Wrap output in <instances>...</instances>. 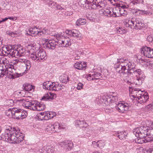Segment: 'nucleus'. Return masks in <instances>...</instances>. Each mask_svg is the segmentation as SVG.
<instances>
[{
  "instance_id": "obj_1",
  "label": "nucleus",
  "mask_w": 153,
  "mask_h": 153,
  "mask_svg": "<svg viewBox=\"0 0 153 153\" xmlns=\"http://www.w3.org/2000/svg\"><path fill=\"white\" fill-rule=\"evenodd\" d=\"M24 134L17 127L9 126L0 136V140H2L11 143H20L24 139Z\"/></svg>"
},
{
  "instance_id": "obj_2",
  "label": "nucleus",
  "mask_w": 153,
  "mask_h": 153,
  "mask_svg": "<svg viewBox=\"0 0 153 153\" xmlns=\"http://www.w3.org/2000/svg\"><path fill=\"white\" fill-rule=\"evenodd\" d=\"M131 94H134L131 95L134 99V102L137 105H139V104H143L149 100V97L147 93H144L138 88H134L132 89Z\"/></svg>"
},
{
  "instance_id": "obj_3",
  "label": "nucleus",
  "mask_w": 153,
  "mask_h": 153,
  "mask_svg": "<svg viewBox=\"0 0 153 153\" xmlns=\"http://www.w3.org/2000/svg\"><path fill=\"white\" fill-rule=\"evenodd\" d=\"M135 67V65L134 63L131 67V68L128 71V73L130 75L132 74V75L135 76L134 83L136 85H139L142 84L143 81L145 78V76L144 75L143 72L140 69H137Z\"/></svg>"
},
{
  "instance_id": "obj_4",
  "label": "nucleus",
  "mask_w": 153,
  "mask_h": 153,
  "mask_svg": "<svg viewBox=\"0 0 153 153\" xmlns=\"http://www.w3.org/2000/svg\"><path fill=\"white\" fill-rule=\"evenodd\" d=\"M30 58L35 62H42L47 58L45 52L43 50H39L30 55Z\"/></svg>"
},
{
  "instance_id": "obj_5",
  "label": "nucleus",
  "mask_w": 153,
  "mask_h": 153,
  "mask_svg": "<svg viewBox=\"0 0 153 153\" xmlns=\"http://www.w3.org/2000/svg\"><path fill=\"white\" fill-rule=\"evenodd\" d=\"M118 95L115 92L111 93L109 95L103 96L102 100L103 101H102L105 104V105H110L112 103H114L116 105V102L118 100Z\"/></svg>"
},
{
  "instance_id": "obj_6",
  "label": "nucleus",
  "mask_w": 153,
  "mask_h": 153,
  "mask_svg": "<svg viewBox=\"0 0 153 153\" xmlns=\"http://www.w3.org/2000/svg\"><path fill=\"white\" fill-rule=\"evenodd\" d=\"M67 35L71 37H74L78 39H80L81 37V34L79 32L75 29L68 30H67L65 32H63L54 34V36L56 37L58 36L59 37H65V35Z\"/></svg>"
},
{
  "instance_id": "obj_7",
  "label": "nucleus",
  "mask_w": 153,
  "mask_h": 153,
  "mask_svg": "<svg viewBox=\"0 0 153 153\" xmlns=\"http://www.w3.org/2000/svg\"><path fill=\"white\" fill-rule=\"evenodd\" d=\"M18 102H22V105L25 108L33 111L36 110L37 101L28 100V99L18 100Z\"/></svg>"
},
{
  "instance_id": "obj_8",
  "label": "nucleus",
  "mask_w": 153,
  "mask_h": 153,
  "mask_svg": "<svg viewBox=\"0 0 153 153\" xmlns=\"http://www.w3.org/2000/svg\"><path fill=\"white\" fill-rule=\"evenodd\" d=\"M148 130L147 128L142 126L134 128L133 132L137 137H145L148 134Z\"/></svg>"
},
{
  "instance_id": "obj_9",
  "label": "nucleus",
  "mask_w": 153,
  "mask_h": 153,
  "mask_svg": "<svg viewBox=\"0 0 153 153\" xmlns=\"http://www.w3.org/2000/svg\"><path fill=\"white\" fill-rule=\"evenodd\" d=\"M20 63H24L23 66L24 67H25L26 70H28L30 69L31 67L30 62L29 60L25 59V57L19 58L18 60L16 59L15 61H13V62H11V64L14 67H17L18 65Z\"/></svg>"
},
{
  "instance_id": "obj_10",
  "label": "nucleus",
  "mask_w": 153,
  "mask_h": 153,
  "mask_svg": "<svg viewBox=\"0 0 153 153\" xmlns=\"http://www.w3.org/2000/svg\"><path fill=\"white\" fill-rule=\"evenodd\" d=\"M27 113L25 111L20 108H13V117L16 119H23L26 117Z\"/></svg>"
},
{
  "instance_id": "obj_11",
  "label": "nucleus",
  "mask_w": 153,
  "mask_h": 153,
  "mask_svg": "<svg viewBox=\"0 0 153 153\" xmlns=\"http://www.w3.org/2000/svg\"><path fill=\"white\" fill-rule=\"evenodd\" d=\"M116 63H118V64L123 67V70L124 69L127 70V72L129 69L131 68V67L134 64L130 62L127 60L124 59L122 58L118 59Z\"/></svg>"
},
{
  "instance_id": "obj_12",
  "label": "nucleus",
  "mask_w": 153,
  "mask_h": 153,
  "mask_svg": "<svg viewBox=\"0 0 153 153\" xmlns=\"http://www.w3.org/2000/svg\"><path fill=\"white\" fill-rule=\"evenodd\" d=\"M125 22H124V24L126 27H130L131 28L140 29V27H143V24L141 22H140V20H137L135 21V24L134 26V25L135 22L132 20H126Z\"/></svg>"
},
{
  "instance_id": "obj_13",
  "label": "nucleus",
  "mask_w": 153,
  "mask_h": 153,
  "mask_svg": "<svg viewBox=\"0 0 153 153\" xmlns=\"http://www.w3.org/2000/svg\"><path fill=\"white\" fill-rule=\"evenodd\" d=\"M6 48L8 52H9V53L10 56L12 57L18 58L21 57L20 54L17 49V45H9L7 47H6Z\"/></svg>"
},
{
  "instance_id": "obj_14",
  "label": "nucleus",
  "mask_w": 153,
  "mask_h": 153,
  "mask_svg": "<svg viewBox=\"0 0 153 153\" xmlns=\"http://www.w3.org/2000/svg\"><path fill=\"white\" fill-rule=\"evenodd\" d=\"M140 51L142 55L146 57L149 58L153 57V49L145 46L141 48Z\"/></svg>"
},
{
  "instance_id": "obj_15",
  "label": "nucleus",
  "mask_w": 153,
  "mask_h": 153,
  "mask_svg": "<svg viewBox=\"0 0 153 153\" xmlns=\"http://www.w3.org/2000/svg\"><path fill=\"white\" fill-rule=\"evenodd\" d=\"M119 102L116 106V107L118 111L121 113H126L129 109V105L127 103Z\"/></svg>"
},
{
  "instance_id": "obj_16",
  "label": "nucleus",
  "mask_w": 153,
  "mask_h": 153,
  "mask_svg": "<svg viewBox=\"0 0 153 153\" xmlns=\"http://www.w3.org/2000/svg\"><path fill=\"white\" fill-rule=\"evenodd\" d=\"M65 38L64 37L59 38L58 36L57 37L54 36L57 40H58V37L59 45H61L60 46L62 47H68L71 44L69 39L66 38L67 37V36L65 35Z\"/></svg>"
},
{
  "instance_id": "obj_17",
  "label": "nucleus",
  "mask_w": 153,
  "mask_h": 153,
  "mask_svg": "<svg viewBox=\"0 0 153 153\" xmlns=\"http://www.w3.org/2000/svg\"><path fill=\"white\" fill-rule=\"evenodd\" d=\"M85 77L87 78L88 80L91 81L94 79H98L101 77V76L100 73L95 72L85 75Z\"/></svg>"
},
{
  "instance_id": "obj_18",
  "label": "nucleus",
  "mask_w": 153,
  "mask_h": 153,
  "mask_svg": "<svg viewBox=\"0 0 153 153\" xmlns=\"http://www.w3.org/2000/svg\"><path fill=\"white\" fill-rule=\"evenodd\" d=\"M134 11H133L134 15L136 16H138L140 15H143L144 16H150L152 14V13L143 10H140L138 9L134 10Z\"/></svg>"
},
{
  "instance_id": "obj_19",
  "label": "nucleus",
  "mask_w": 153,
  "mask_h": 153,
  "mask_svg": "<svg viewBox=\"0 0 153 153\" xmlns=\"http://www.w3.org/2000/svg\"><path fill=\"white\" fill-rule=\"evenodd\" d=\"M58 40L56 39V40L54 39L50 40L48 42L49 43L47 44L46 47L51 49H54L57 45L59 44L58 38Z\"/></svg>"
},
{
  "instance_id": "obj_20",
  "label": "nucleus",
  "mask_w": 153,
  "mask_h": 153,
  "mask_svg": "<svg viewBox=\"0 0 153 153\" xmlns=\"http://www.w3.org/2000/svg\"><path fill=\"white\" fill-rule=\"evenodd\" d=\"M86 1L88 5V9L91 7V9H99L101 7L99 5H97L96 4L95 0H86Z\"/></svg>"
},
{
  "instance_id": "obj_21",
  "label": "nucleus",
  "mask_w": 153,
  "mask_h": 153,
  "mask_svg": "<svg viewBox=\"0 0 153 153\" xmlns=\"http://www.w3.org/2000/svg\"><path fill=\"white\" fill-rule=\"evenodd\" d=\"M54 128L53 132H59L62 129H65V126L62 124L60 125L58 123H53Z\"/></svg>"
},
{
  "instance_id": "obj_22",
  "label": "nucleus",
  "mask_w": 153,
  "mask_h": 153,
  "mask_svg": "<svg viewBox=\"0 0 153 153\" xmlns=\"http://www.w3.org/2000/svg\"><path fill=\"white\" fill-rule=\"evenodd\" d=\"M75 124L76 126H77L80 128H85V129L87 128L88 126V124L84 120H77L75 121Z\"/></svg>"
},
{
  "instance_id": "obj_23",
  "label": "nucleus",
  "mask_w": 153,
  "mask_h": 153,
  "mask_svg": "<svg viewBox=\"0 0 153 153\" xmlns=\"http://www.w3.org/2000/svg\"><path fill=\"white\" fill-rule=\"evenodd\" d=\"M74 66L75 68L78 70H85L86 66L85 62H81L76 63L74 64Z\"/></svg>"
},
{
  "instance_id": "obj_24",
  "label": "nucleus",
  "mask_w": 153,
  "mask_h": 153,
  "mask_svg": "<svg viewBox=\"0 0 153 153\" xmlns=\"http://www.w3.org/2000/svg\"><path fill=\"white\" fill-rule=\"evenodd\" d=\"M113 135H116L120 140H124L126 139V137L127 136V134L125 131L119 132L117 131L114 133H113Z\"/></svg>"
},
{
  "instance_id": "obj_25",
  "label": "nucleus",
  "mask_w": 153,
  "mask_h": 153,
  "mask_svg": "<svg viewBox=\"0 0 153 153\" xmlns=\"http://www.w3.org/2000/svg\"><path fill=\"white\" fill-rule=\"evenodd\" d=\"M52 87L51 90L59 91L62 88V85L57 82H53L51 83Z\"/></svg>"
},
{
  "instance_id": "obj_26",
  "label": "nucleus",
  "mask_w": 153,
  "mask_h": 153,
  "mask_svg": "<svg viewBox=\"0 0 153 153\" xmlns=\"http://www.w3.org/2000/svg\"><path fill=\"white\" fill-rule=\"evenodd\" d=\"M118 64L116 63L114 65V68L116 69V72L120 74L126 73L127 70L126 69L123 70V67Z\"/></svg>"
},
{
  "instance_id": "obj_27",
  "label": "nucleus",
  "mask_w": 153,
  "mask_h": 153,
  "mask_svg": "<svg viewBox=\"0 0 153 153\" xmlns=\"http://www.w3.org/2000/svg\"><path fill=\"white\" fill-rule=\"evenodd\" d=\"M47 95L43 97L42 98V100L47 101L49 99H53L56 97V94L50 93H48Z\"/></svg>"
},
{
  "instance_id": "obj_28",
  "label": "nucleus",
  "mask_w": 153,
  "mask_h": 153,
  "mask_svg": "<svg viewBox=\"0 0 153 153\" xmlns=\"http://www.w3.org/2000/svg\"><path fill=\"white\" fill-rule=\"evenodd\" d=\"M78 4L81 7H83L86 9H88V5L86 0H77Z\"/></svg>"
},
{
  "instance_id": "obj_29",
  "label": "nucleus",
  "mask_w": 153,
  "mask_h": 153,
  "mask_svg": "<svg viewBox=\"0 0 153 153\" xmlns=\"http://www.w3.org/2000/svg\"><path fill=\"white\" fill-rule=\"evenodd\" d=\"M45 112H42L37 114V118L41 120H47L48 118L46 117Z\"/></svg>"
},
{
  "instance_id": "obj_30",
  "label": "nucleus",
  "mask_w": 153,
  "mask_h": 153,
  "mask_svg": "<svg viewBox=\"0 0 153 153\" xmlns=\"http://www.w3.org/2000/svg\"><path fill=\"white\" fill-rule=\"evenodd\" d=\"M29 32L30 35L36 36L39 33V29L36 27L33 28H31L29 29Z\"/></svg>"
},
{
  "instance_id": "obj_31",
  "label": "nucleus",
  "mask_w": 153,
  "mask_h": 153,
  "mask_svg": "<svg viewBox=\"0 0 153 153\" xmlns=\"http://www.w3.org/2000/svg\"><path fill=\"white\" fill-rule=\"evenodd\" d=\"M25 90L26 91H31L34 88V86L28 83H26L23 85Z\"/></svg>"
},
{
  "instance_id": "obj_32",
  "label": "nucleus",
  "mask_w": 153,
  "mask_h": 153,
  "mask_svg": "<svg viewBox=\"0 0 153 153\" xmlns=\"http://www.w3.org/2000/svg\"><path fill=\"white\" fill-rule=\"evenodd\" d=\"M45 106L44 104L37 102L36 111H42L45 109Z\"/></svg>"
},
{
  "instance_id": "obj_33",
  "label": "nucleus",
  "mask_w": 153,
  "mask_h": 153,
  "mask_svg": "<svg viewBox=\"0 0 153 153\" xmlns=\"http://www.w3.org/2000/svg\"><path fill=\"white\" fill-rule=\"evenodd\" d=\"M60 80L62 83H66L69 81L68 77L67 75L64 74L60 76Z\"/></svg>"
},
{
  "instance_id": "obj_34",
  "label": "nucleus",
  "mask_w": 153,
  "mask_h": 153,
  "mask_svg": "<svg viewBox=\"0 0 153 153\" xmlns=\"http://www.w3.org/2000/svg\"><path fill=\"white\" fill-rule=\"evenodd\" d=\"M117 33L120 34H124L127 32V30L124 27H117Z\"/></svg>"
},
{
  "instance_id": "obj_35",
  "label": "nucleus",
  "mask_w": 153,
  "mask_h": 153,
  "mask_svg": "<svg viewBox=\"0 0 153 153\" xmlns=\"http://www.w3.org/2000/svg\"><path fill=\"white\" fill-rule=\"evenodd\" d=\"M143 2V0H134L131 1L130 3V5L138 6L140 3H142Z\"/></svg>"
},
{
  "instance_id": "obj_36",
  "label": "nucleus",
  "mask_w": 153,
  "mask_h": 153,
  "mask_svg": "<svg viewBox=\"0 0 153 153\" xmlns=\"http://www.w3.org/2000/svg\"><path fill=\"white\" fill-rule=\"evenodd\" d=\"M46 117L48 118L47 120L53 118L55 115V113L52 112H45Z\"/></svg>"
},
{
  "instance_id": "obj_37",
  "label": "nucleus",
  "mask_w": 153,
  "mask_h": 153,
  "mask_svg": "<svg viewBox=\"0 0 153 153\" xmlns=\"http://www.w3.org/2000/svg\"><path fill=\"white\" fill-rule=\"evenodd\" d=\"M52 82L47 81L44 82L43 84V88L47 90L48 88L49 87V85H51Z\"/></svg>"
},
{
  "instance_id": "obj_38",
  "label": "nucleus",
  "mask_w": 153,
  "mask_h": 153,
  "mask_svg": "<svg viewBox=\"0 0 153 153\" xmlns=\"http://www.w3.org/2000/svg\"><path fill=\"white\" fill-rule=\"evenodd\" d=\"M73 146V144L71 142L66 141L65 148L68 150H71Z\"/></svg>"
},
{
  "instance_id": "obj_39",
  "label": "nucleus",
  "mask_w": 153,
  "mask_h": 153,
  "mask_svg": "<svg viewBox=\"0 0 153 153\" xmlns=\"http://www.w3.org/2000/svg\"><path fill=\"white\" fill-rule=\"evenodd\" d=\"M86 20H77L76 22V24L77 26L83 25L86 23Z\"/></svg>"
},
{
  "instance_id": "obj_40",
  "label": "nucleus",
  "mask_w": 153,
  "mask_h": 153,
  "mask_svg": "<svg viewBox=\"0 0 153 153\" xmlns=\"http://www.w3.org/2000/svg\"><path fill=\"white\" fill-rule=\"evenodd\" d=\"M13 108H9L6 111V115L10 117H13Z\"/></svg>"
},
{
  "instance_id": "obj_41",
  "label": "nucleus",
  "mask_w": 153,
  "mask_h": 153,
  "mask_svg": "<svg viewBox=\"0 0 153 153\" xmlns=\"http://www.w3.org/2000/svg\"><path fill=\"white\" fill-rule=\"evenodd\" d=\"M6 33L7 35L13 37H15L17 34L16 32H13L10 30L7 31Z\"/></svg>"
},
{
  "instance_id": "obj_42",
  "label": "nucleus",
  "mask_w": 153,
  "mask_h": 153,
  "mask_svg": "<svg viewBox=\"0 0 153 153\" xmlns=\"http://www.w3.org/2000/svg\"><path fill=\"white\" fill-rule=\"evenodd\" d=\"M138 138L137 140V143L140 144H142L143 143H145V141H144L145 138V137H138Z\"/></svg>"
},
{
  "instance_id": "obj_43",
  "label": "nucleus",
  "mask_w": 153,
  "mask_h": 153,
  "mask_svg": "<svg viewBox=\"0 0 153 153\" xmlns=\"http://www.w3.org/2000/svg\"><path fill=\"white\" fill-rule=\"evenodd\" d=\"M144 141L145 143L151 142L153 141V138H152L151 137L147 135L145 138Z\"/></svg>"
},
{
  "instance_id": "obj_44",
  "label": "nucleus",
  "mask_w": 153,
  "mask_h": 153,
  "mask_svg": "<svg viewBox=\"0 0 153 153\" xmlns=\"http://www.w3.org/2000/svg\"><path fill=\"white\" fill-rule=\"evenodd\" d=\"M6 103L7 105L10 106H12L13 105L14 102L13 100H6Z\"/></svg>"
},
{
  "instance_id": "obj_45",
  "label": "nucleus",
  "mask_w": 153,
  "mask_h": 153,
  "mask_svg": "<svg viewBox=\"0 0 153 153\" xmlns=\"http://www.w3.org/2000/svg\"><path fill=\"white\" fill-rule=\"evenodd\" d=\"M53 126V123L49 124L47 128V129H48L47 131H52L53 132V129H54Z\"/></svg>"
},
{
  "instance_id": "obj_46",
  "label": "nucleus",
  "mask_w": 153,
  "mask_h": 153,
  "mask_svg": "<svg viewBox=\"0 0 153 153\" xmlns=\"http://www.w3.org/2000/svg\"><path fill=\"white\" fill-rule=\"evenodd\" d=\"M17 50L19 52V54H20V57H22L23 55V53L25 52V50L22 48H17Z\"/></svg>"
},
{
  "instance_id": "obj_47",
  "label": "nucleus",
  "mask_w": 153,
  "mask_h": 153,
  "mask_svg": "<svg viewBox=\"0 0 153 153\" xmlns=\"http://www.w3.org/2000/svg\"><path fill=\"white\" fill-rule=\"evenodd\" d=\"M115 10H112V12H111V11L110 10L109 11V13L108 14L109 16L108 15V16H109L110 17L113 16V17H116V16H117L116 14V12H115Z\"/></svg>"
},
{
  "instance_id": "obj_48",
  "label": "nucleus",
  "mask_w": 153,
  "mask_h": 153,
  "mask_svg": "<svg viewBox=\"0 0 153 153\" xmlns=\"http://www.w3.org/2000/svg\"><path fill=\"white\" fill-rule=\"evenodd\" d=\"M105 145V143L104 141L100 140L98 141V146L100 148H103Z\"/></svg>"
},
{
  "instance_id": "obj_49",
  "label": "nucleus",
  "mask_w": 153,
  "mask_h": 153,
  "mask_svg": "<svg viewBox=\"0 0 153 153\" xmlns=\"http://www.w3.org/2000/svg\"><path fill=\"white\" fill-rule=\"evenodd\" d=\"M10 74L11 75V78L13 79H14L20 76H21V75L20 74H18L17 73H16V72L14 73L13 74Z\"/></svg>"
},
{
  "instance_id": "obj_50",
  "label": "nucleus",
  "mask_w": 153,
  "mask_h": 153,
  "mask_svg": "<svg viewBox=\"0 0 153 153\" xmlns=\"http://www.w3.org/2000/svg\"><path fill=\"white\" fill-rule=\"evenodd\" d=\"M5 69H7L8 68H13L14 69H16L17 67H14L12 65H11L10 63L7 64L5 66Z\"/></svg>"
},
{
  "instance_id": "obj_51",
  "label": "nucleus",
  "mask_w": 153,
  "mask_h": 153,
  "mask_svg": "<svg viewBox=\"0 0 153 153\" xmlns=\"http://www.w3.org/2000/svg\"><path fill=\"white\" fill-rule=\"evenodd\" d=\"M148 134L147 135L151 137L152 138H153V128L148 129Z\"/></svg>"
},
{
  "instance_id": "obj_52",
  "label": "nucleus",
  "mask_w": 153,
  "mask_h": 153,
  "mask_svg": "<svg viewBox=\"0 0 153 153\" xmlns=\"http://www.w3.org/2000/svg\"><path fill=\"white\" fill-rule=\"evenodd\" d=\"M49 6L51 7L55 8L56 6V4L54 2L50 1L48 3Z\"/></svg>"
},
{
  "instance_id": "obj_53",
  "label": "nucleus",
  "mask_w": 153,
  "mask_h": 153,
  "mask_svg": "<svg viewBox=\"0 0 153 153\" xmlns=\"http://www.w3.org/2000/svg\"><path fill=\"white\" fill-rule=\"evenodd\" d=\"M119 11L121 15L124 16L127 14V12L124 9H120Z\"/></svg>"
},
{
  "instance_id": "obj_54",
  "label": "nucleus",
  "mask_w": 153,
  "mask_h": 153,
  "mask_svg": "<svg viewBox=\"0 0 153 153\" xmlns=\"http://www.w3.org/2000/svg\"><path fill=\"white\" fill-rule=\"evenodd\" d=\"M147 40L148 42L152 43L153 44V36L150 35L148 36L147 38Z\"/></svg>"
},
{
  "instance_id": "obj_55",
  "label": "nucleus",
  "mask_w": 153,
  "mask_h": 153,
  "mask_svg": "<svg viewBox=\"0 0 153 153\" xmlns=\"http://www.w3.org/2000/svg\"><path fill=\"white\" fill-rule=\"evenodd\" d=\"M144 65H146L147 66H149V67H152L153 65V63L152 62L150 61L147 62L146 61H144Z\"/></svg>"
},
{
  "instance_id": "obj_56",
  "label": "nucleus",
  "mask_w": 153,
  "mask_h": 153,
  "mask_svg": "<svg viewBox=\"0 0 153 153\" xmlns=\"http://www.w3.org/2000/svg\"><path fill=\"white\" fill-rule=\"evenodd\" d=\"M93 16L92 13H90L89 14H87L86 15V16L87 18V19H94V16Z\"/></svg>"
},
{
  "instance_id": "obj_57",
  "label": "nucleus",
  "mask_w": 153,
  "mask_h": 153,
  "mask_svg": "<svg viewBox=\"0 0 153 153\" xmlns=\"http://www.w3.org/2000/svg\"><path fill=\"white\" fill-rule=\"evenodd\" d=\"M66 141H65L62 142H60L59 143V146L61 147H63L65 148V147L66 145Z\"/></svg>"
},
{
  "instance_id": "obj_58",
  "label": "nucleus",
  "mask_w": 153,
  "mask_h": 153,
  "mask_svg": "<svg viewBox=\"0 0 153 153\" xmlns=\"http://www.w3.org/2000/svg\"><path fill=\"white\" fill-rule=\"evenodd\" d=\"M5 69V71H4V69L0 70V77H2L6 73L7 71H6V69Z\"/></svg>"
},
{
  "instance_id": "obj_59",
  "label": "nucleus",
  "mask_w": 153,
  "mask_h": 153,
  "mask_svg": "<svg viewBox=\"0 0 153 153\" xmlns=\"http://www.w3.org/2000/svg\"><path fill=\"white\" fill-rule=\"evenodd\" d=\"M83 85L82 83L79 82L77 85V89L78 90H80L83 88Z\"/></svg>"
},
{
  "instance_id": "obj_60",
  "label": "nucleus",
  "mask_w": 153,
  "mask_h": 153,
  "mask_svg": "<svg viewBox=\"0 0 153 153\" xmlns=\"http://www.w3.org/2000/svg\"><path fill=\"white\" fill-rule=\"evenodd\" d=\"M95 2L96 3V4H97V5H99L101 6L100 8L102 7V6L101 5L102 4H103L102 0H96Z\"/></svg>"
},
{
  "instance_id": "obj_61",
  "label": "nucleus",
  "mask_w": 153,
  "mask_h": 153,
  "mask_svg": "<svg viewBox=\"0 0 153 153\" xmlns=\"http://www.w3.org/2000/svg\"><path fill=\"white\" fill-rule=\"evenodd\" d=\"M16 70V69H14L13 68H8L6 69V71H7V73H8V72H10L11 73H13Z\"/></svg>"
},
{
  "instance_id": "obj_62",
  "label": "nucleus",
  "mask_w": 153,
  "mask_h": 153,
  "mask_svg": "<svg viewBox=\"0 0 153 153\" xmlns=\"http://www.w3.org/2000/svg\"><path fill=\"white\" fill-rule=\"evenodd\" d=\"M93 146L94 148L98 147V141L96 142V141H93L92 143Z\"/></svg>"
},
{
  "instance_id": "obj_63",
  "label": "nucleus",
  "mask_w": 153,
  "mask_h": 153,
  "mask_svg": "<svg viewBox=\"0 0 153 153\" xmlns=\"http://www.w3.org/2000/svg\"><path fill=\"white\" fill-rule=\"evenodd\" d=\"M117 6L119 7H121L122 9H124L125 8H126V6L123 5V4H117Z\"/></svg>"
},
{
  "instance_id": "obj_64",
  "label": "nucleus",
  "mask_w": 153,
  "mask_h": 153,
  "mask_svg": "<svg viewBox=\"0 0 153 153\" xmlns=\"http://www.w3.org/2000/svg\"><path fill=\"white\" fill-rule=\"evenodd\" d=\"M2 54L5 56H9L10 55L9 52H7L6 51H5L4 50L2 51Z\"/></svg>"
}]
</instances>
